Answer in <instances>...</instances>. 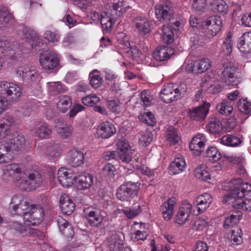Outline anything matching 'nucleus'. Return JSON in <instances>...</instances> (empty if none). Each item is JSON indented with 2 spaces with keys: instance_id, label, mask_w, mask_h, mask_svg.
<instances>
[{
  "instance_id": "nucleus-42",
  "label": "nucleus",
  "mask_w": 251,
  "mask_h": 251,
  "mask_svg": "<svg viewBox=\"0 0 251 251\" xmlns=\"http://www.w3.org/2000/svg\"><path fill=\"white\" fill-rule=\"evenodd\" d=\"M223 65L224 70L222 72V76L234 75V73L237 71V67L234 65L232 62L227 61L225 62Z\"/></svg>"
},
{
  "instance_id": "nucleus-32",
  "label": "nucleus",
  "mask_w": 251,
  "mask_h": 251,
  "mask_svg": "<svg viewBox=\"0 0 251 251\" xmlns=\"http://www.w3.org/2000/svg\"><path fill=\"white\" fill-rule=\"evenodd\" d=\"M135 27L138 31L143 35H145L150 31V23L147 19L137 18Z\"/></svg>"
},
{
  "instance_id": "nucleus-4",
  "label": "nucleus",
  "mask_w": 251,
  "mask_h": 251,
  "mask_svg": "<svg viewBox=\"0 0 251 251\" xmlns=\"http://www.w3.org/2000/svg\"><path fill=\"white\" fill-rule=\"evenodd\" d=\"M155 14L159 21L169 22V25H173L174 31L179 29L180 23L179 21H174V10L173 6L166 4L156 5L155 7Z\"/></svg>"
},
{
  "instance_id": "nucleus-34",
  "label": "nucleus",
  "mask_w": 251,
  "mask_h": 251,
  "mask_svg": "<svg viewBox=\"0 0 251 251\" xmlns=\"http://www.w3.org/2000/svg\"><path fill=\"white\" fill-rule=\"evenodd\" d=\"M109 248L110 251H123L124 249L123 242L117 235H113L111 237Z\"/></svg>"
},
{
  "instance_id": "nucleus-26",
  "label": "nucleus",
  "mask_w": 251,
  "mask_h": 251,
  "mask_svg": "<svg viewBox=\"0 0 251 251\" xmlns=\"http://www.w3.org/2000/svg\"><path fill=\"white\" fill-rule=\"evenodd\" d=\"M212 197L208 193H204L200 195L198 197V211L199 213L203 212L207 207H208L210 203L212 202Z\"/></svg>"
},
{
  "instance_id": "nucleus-62",
  "label": "nucleus",
  "mask_w": 251,
  "mask_h": 251,
  "mask_svg": "<svg viewBox=\"0 0 251 251\" xmlns=\"http://www.w3.org/2000/svg\"><path fill=\"white\" fill-rule=\"evenodd\" d=\"M14 122V120L11 117H8L3 120V122L0 124V130L6 134V132L9 130L10 126Z\"/></svg>"
},
{
  "instance_id": "nucleus-60",
  "label": "nucleus",
  "mask_w": 251,
  "mask_h": 251,
  "mask_svg": "<svg viewBox=\"0 0 251 251\" xmlns=\"http://www.w3.org/2000/svg\"><path fill=\"white\" fill-rule=\"evenodd\" d=\"M32 67L28 64H25L17 68L15 70L16 74L18 77H22L32 69Z\"/></svg>"
},
{
  "instance_id": "nucleus-36",
  "label": "nucleus",
  "mask_w": 251,
  "mask_h": 251,
  "mask_svg": "<svg viewBox=\"0 0 251 251\" xmlns=\"http://www.w3.org/2000/svg\"><path fill=\"white\" fill-rule=\"evenodd\" d=\"M213 9L215 11L222 15L227 14L229 10V6L223 0H219L213 4Z\"/></svg>"
},
{
  "instance_id": "nucleus-21",
  "label": "nucleus",
  "mask_w": 251,
  "mask_h": 251,
  "mask_svg": "<svg viewBox=\"0 0 251 251\" xmlns=\"http://www.w3.org/2000/svg\"><path fill=\"white\" fill-rule=\"evenodd\" d=\"M175 203V199L172 198L169 199L161 206L160 210L165 220L169 221L171 219Z\"/></svg>"
},
{
  "instance_id": "nucleus-43",
  "label": "nucleus",
  "mask_w": 251,
  "mask_h": 251,
  "mask_svg": "<svg viewBox=\"0 0 251 251\" xmlns=\"http://www.w3.org/2000/svg\"><path fill=\"white\" fill-rule=\"evenodd\" d=\"M192 7L197 12L201 14L206 9V0H192Z\"/></svg>"
},
{
  "instance_id": "nucleus-48",
  "label": "nucleus",
  "mask_w": 251,
  "mask_h": 251,
  "mask_svg": "<svg viewBox=\"0 0 251 251\" xmlns=\"http://www.w3.org/2000/svg\"><path fill=\"white\" fill-rule=\"evenodd\" d=\"M13 83H9L5 81H0V95L2 98L6 99L9 91L11 89Z\"/></svg>"
},
{
  "instance_id": "nucleus-33",
  "label": "nucleus",
  "mask_w": 251,
  "mask_h": 251,
  "mask_svg": "<svg viewBox=\"0 0 251 251\" xmlns=\"http://www.w3.org/2000/svg\"><path fill=\"white\" fill-rule=\"evenodd\" d=\"M242 141L240 138L233 135H226L221 139V143L226 146L236 147L241 144Z\"/></svg>"
},
{
  "instance_id": "nucleus-3",
  "label": "nucleus",
  "mask_w": 251,
  "mask_h": 251,
  "mask_svg": "<svg viewBox=\"0 0 251 251\" xmlns=\"http://www.w3.org/2000/svg\"><path fill=\"white\" fill-rule=\"evenodd\" d=\"M186 89L184 84H180L177 87L173 84L165 85L160 92V98L164 102L171 103L183 97L186 93Z\"/></svg>"
},
{
  "instance_id": "nucleus-25",
  "label": "nucleus",
  "mask_w": 251,
  "mask_h": 251,
  "mask_svg": "<svg viewBox=\"0 0 251 251\" xmlns=\"http://www.w3.org/2000/svg\"><path fill=\"white\" fill-rule=\"evenodd\" d=\"M191 213V205L188 204L187 207H181L176 214V222L179 225L184 224L187 220Z\"/></svg>"
},
{
  "instance_id": "nucleus-29",
  "label": "nucleus",
  "mask_w": 251,
  "mask_h": 251,
  "mask_svg": "<svg viewBox=\"0 0 251 251\" xmlns=\"http://www.w3.org/2000/svg\"><path fill=\"white\" fill-rule=\"evenodd\" d=\"M174 27L171 25L167 24L163 26L162 39L164 43L169 45L172 44L174 41Z\"/></svg>"
},
{
  "instance_id": "nucleus-7",
  "label": "nucleus",
  "mask_w": 251,
  "mask_h": 251,
  "mask_svg": "<svg viewBox=\"0 0 251 251\" xmlns=\"http://www.w3.org/2000/svg\"><path fill=\"white\" fill-rule=\"evenodd\" d=\"M39 62L44 69L52 70L58 65L59 59L54 51L46 50L40 53Z\"/></svg>"
},
{
  "instance_id": "nucleus-8",
  "label": "nucleus",
  "mask_w": 251,
  "mask_h": 251,
  "mask_svg": "<svg viewBox=\"0 0 251 251\" xmlns=\"http://www.w3.org/2000/svg\"><path fill=\"white\" fill-rule=\"evenodd\" d=\"M9 145L10 151L19 152H26L30 149L28 143H26L23 135L17 134L7 141Z\"/></svg>"
},
{
  "instance_id": "nucleus-40",
  "label": "nucleus",
  "mask_w": 251,
  "mask_h": 251,
  "mask_svg": "<svg viewBox=\"0 0 251 251\" xmlns=\"http://www.w3.org/2000/svg\"><path fill=\"white\" fill-rule=\"evenodd\" d=\"M241 217L242 215H231L225 220L223 225L224 227L227 229L233 227L239 223Z\"/></svg>"
},
{
  "instance_id": "nucleus-41",
  "label": "nucleus",
  "mask_w": 251,
  "mask_h": 251,
  "mask_svg": "<svg viewBox=\"0 0 251 251\" xmlns=\"http://www.w3.org/2000/svg\"><path fill=\"white\" fill-rule=\"evenodd\" d=\"M98 72L97 70H94L89 75L90 83L91 86L95 88H99L102 81V78L96 74Z\"/></svg>"
},
{
  "instance_id": "nucleus-58",
  "label": "nucleus",
  "mask_w": 251,
  "mask_h": 251,
  "mask_svg": "<svg viewBox=\"0 0 251 251\" xmlns=\"http://www.w3.org/2000/svg\"><path fill=\"white\" fill-rule=\"evenodd\" d=\"M152 140V135L150 132H147L141 135L139 138L140 144L143 146H148Z\"/></svg>"
},
{
  "instance_id": "nucleus-30",
  "label": "nucleus",
  "mask_w": 251,
  "mask_h": 251,
  "mask_svg": "<svg viewBox=\"0 0 251 251\" xmlns=\"http://www.w3.org/2000/svg\"><path fill=\"white\" fill-rule=\"evenodd\" d=\"M27 178L33 190L38 188L42 182L41 174L38 171L35 170L32 171L28 174Z\"/></svg>"
},
{
  "instance_id": "nucleus-51",
  "label": "nucleus",
  "mask_w": 251,
  "mask_h": 251,
  "mask_svg": "<svg viewBox=\"0 0 251 251\" xmlns=\"http://www.w3.org/2000/svg\"><path fill=\"white\" fill-rule=\"evenodd\" d=\"M230 238L231 240H232L236 245H239L241 243L243 239L241 228H237L236 230L235 229L232 230Z\"/></svg>"
},
{
  "instance_id": "nucleus-50",
  "label": "nucleus",
  "mask_w": 251,
  "mask_h": 251,
  "mask_svg": "<svg viewBox=\"0 0 251 251\" xmlns=\"http://www.w3.org/2000/svg\"><path fill=\"white\" fill-rule=\"evenodd\" d=\"M231 35H227L225 41L223 42L222 48L225 54H230L232 52L231 37Z\"/></svg>"
},
{
  "instance_id": "nucleus-2",
  "label": "nucleus",
  "mask_w": 251,
  "mask_h": 251,
  "mask_svg": "<svg viewBox=\"0 0 251 251\" xmlns=\"http://www.w3.org/2000/svg\"><path fill=\"white\" fill-rule=\"evenodd\" d=\"M140 183L126 181L119 186L116 193L117 198L122 201H130L138 196Z\"/></svg>"
},
{
  "instance_id": "nucleus-55",
  "label": "nucleus",
  "mask_w": 251,
  "mask_h": 251,
  "mask_svg": "<svg viewBox=\"0 0 251 251\" xmlns=\"http://www.w3.org/2000/svg\"><path fill=\"white\" fill-rule=\"evenodd\" d=\"M116 19V18L112 19V17L110 14L109 18L107 23H103V20H101L100 22L103 31L106 33L110 32L112 29L113 24L115 23Z\"/></svg>"
},
{
  "instance_id": "nucleus-5",
  "label": "nucleus",
  "mask_w": 251,
  "mask_h": 251,
  "mask_svg": "<svg viewBox=\"0 0 251 251\" xmlns=\"http://www.w3.org/2000/svg\"><path fill=\"white\" fill-rule=\"evenodd\" d=\"M202 32L208 38L215 36L222 29L223 21L221 18L218 16H210L204 21L201 22Z\"/></svg>"
},
{
  "instance_id": "nucleus-37",
  "label": "nucleus",
  "mask_w": 251,
  "mask_h": 251,
  "mask_svg": "<svg viewBox=\"0 0 251 251\" xmlns=\"http://www.w3.org/2000/svg\"><path fill=\"white\" fill-rule=\"evenodd\" d=\"M238 110L245 114H251V102L247 99H241L237 104Z\"/></svg>"
},
{
  "instance_id": "nucleus-6",
  "label": "nucleus",
  "mask_w": 251,
  "mask_h": 251,
  "mask_svg": "<svg viewBox=\"0 0 251 251\" xmlns=\"http://www.w3.org/2000/svg\"><path fill=\"white\" fill-rule=\"evenodd\" d=\"M24 218L32 225L40 224L44 220V210L40 205L33 204L28 207L24 213Z\"/></svg>"
},
{
  "instance_id": "nucleus-17",
  "label": "nucleus",
  "mask_w": 251,
  "mask_h": 251,
  "mask_svg": "<svg viewBox=\"0 0 251 251\" xmlns=\"http://www.w3.org/2000/svg\"><path fill=\"white\" fill-rule=\"evenodd\" d=\"M210 105L209 102H204L202 105L190 110L189 113L191 119L196 121L204 119L208 112Z\"/></svg>"
},
{
  "instance_id": "nucleus-54",
  "label": "nucleus",
  "mask_w": 251,
  "mask_h": 251,
  "mask_svg": "<svg viewBox=\"0 0 251 251\" xmlns=\"http://www.w3.org/2000/svg\"><path fill=\"white\" fill-rule=\"evenodd\" d=\"M125 52L131 56L133 59L140 57L142 55L141 51L135 46L129 47L125 50Z\"/></svg>"
},
{
  "instance_id": "nucleus-46",
  "label": "nucleus",
  "mask_w": 251,
  "mask_h": 251,
  "mask_svg": "<svg viewBox=\"0 0 251 251\" xmlns=\"http://www.w3.org/2000/svg\"><path fill=\"white\" fill-rule=\"evenodd\" d=\"M30 184V183L29 181H28L27 178H21L18 180L16 183V186L20 190L26 192H29L33 190V188L31 187V186Z\"/></svg>"
},
{
  "instance_id": "nucleus-59",
  "label": "nucleus",
  "mask_w": 251,
  "mask_h": 251,
  "mask_svg": "<svg viewBox=\"0 0 251 251\" xmlns=\"http://www.w3.org/2000/svg\"><path fill=\"white\" fill-rule=\"evenodd\" d=\"M222 79L226 85L236 86L239 82V80L234 75L222 76Z\"/></svg>"
},
{
  "instance_id": "nucleus-38",
  "label": "nucleus",
  "mask_w": 251,
  "mask_h": 251,
  "mask_svg": "<svg viewBox=\"0 0 251 251\" xmlns=\"http://www.w3.org/2000/svg\"><path fill=\"white\" fill-rule=\"evenodd\" d=\"M51 131L46 125H40L35 129V134L41 138H48Z\"/></svg>"
},
{
  "instance_id": "nucleus-11",
  "label": "nucleus",
  "mask_w": 251,
  "mask_h": 251,
  "mask_svg": "<svg viewBox=\"0 0 251 251\" xmlns=\"http://www.w3.org/2000/svg\"><path fill=\"white\" fill-rule=\"evenodd\" d=\"M117 145L120 159L124 162L129 163L131 160L132 152L127 141L125 139L120 140Z\"/></svg>"
},
{
  "instance_id": "nucleus-47",
  "label": "nucleus",
  "mask_w": 251,
  "mask_h": 251,
  "mask_svg": "<svg viewBox=\"0 0 251 251\" xmlns=\"http://www.w3.org/2000/svg\"><path fill=\"white\" fill-rule=\"evenodd\" d=\"M195 176L202 180L205 181L210 179L209 173L205 170L203 167L197 168L195 170Z\"/></svg>"
},
{
  "instance_id": "nucleus-52",
  "label": "nucleus",
  "mask_w": 251,
  "mask_h": 251,
  "mask_svg": "<svg viewBox=\"0 0 251 251\" xmlns=\"http://www.w3.org/2000/svg\"><path fill=\"white\" fill-rule=\"evenodd\" d=\"M121 103L119 100H113L107 102L108 108L113 112L119 113L120 112V104Z\"/></svg>"
},
{
  "instance_id": "nucleus-31",
  "label": "nucleus",
  "mask_w": 251,
  "mask_h": 251,
  "mask_svg": "<svg viewBox=\"0 0 251 251\" xmlns=\"http://www.w3.org/2000/svg\"><path fill=\"white\" fill-rule=\"evenodd\" d=\"M203 156L208 157L209 160L211 162H216L219 160L222 157L220 152L215 147H209L203 152Z\"/></svg>"
},
{
  "instance_id": "nucleus-61",
  "label": "nucleus",
  "mask_w": 251,
  "mask_h": 251,
  "mask_svg": "<svg viewBox=\"0 0 251 251\" xmlns=\"http://www.w3.org/2000/svg\"><path fill=\"white\" fill-rule=\"evenodd\" d=\"M197 62H198L201 74L207 71L211 67L209 59L208 58L200 59L197 60Z\"/></svg>"
},
{
  "instance_id": "nucleus-28",
  "label": "nucleus",
  "mask_w": 251,
  "mask_h": 251,
  "mask_svg": "<svg viewBox=\"0 0 251 251\" xmlns=\"http://www.w3.org/2000/svg\"><path fill=\"white\" fill-rule=\"evenodd\" d=\"M186 165L183 158L178 157L175 159L169 167L170 174L175 175L182 172Z\"/></svg>"
},
{
  "instance_id": "nucleus-13",
  "label": "nucleus",
  "mask_w": 251,
  "mask_h": 251,
  "mask_svg": "<svg viewBox=\"0 0 251 251\" xmlns=\"http://www.w3.org/2000/svg\"><path fill=\"white\" fill-rule=\"evenodd\" d=\"M58 181L63 187H69L75 183L76 176H74L71 170L61 168L58 171Z\"/></svg>"
},
{
  "instance_id": "nucleus-49",
  "label": "nucleus",
  "mask_w": 251,
  "mask_h": 251,
  "mask_svg": "<svg viewBox=\"0 0 251 251\" xmlns=\"http://www.w3.org/2000/svg\"><path fill=\"white\" fill-rule=\"evenodd\" d=\"M61 150V145L59 142L53 143L48 148V151L50 156L52 157L58 156L59 151Z\"/></svg>"
},
{
  "instance_id": "nucleus-24",
  "label": "nucleus",
  "mask_w": 251,
  "mask_h": 251,
  "mask_svg": "<svg viewBox=\"0 0 251 251\" xmlns=\"http://www.w3.org/2000/svg\"><path fill=\"white\" fill-rule=\"evenodd\" d=\"M12 87L6 97V100L13 102H16L22 96L23 92L22 88L17 84L12 83Z\"/></svg>"
},
{
  "instance_id": "nucleus-35",
  "label": "nucleus",
  "mask_w": 251,
  "mask_h": 251,
  "mask_svg": "<svg viewBox=\"0 0 251 251\" xmlns=\"http://www.w3.org/2000/svg\"><path fill=\"white\" fill-rule=\"evenodd\" d=\"M72 104L71 98L66 95L59 97V101L57 104V107L62 113H65L70 108Z\"/></svg>"
},
{
  "instance_id": "nucleus-10",
  "label": "nucleus",
  "mask_w": 251,
  "mask_h": 251,
  "mask_svg": "<svg viewBox=\"0 0 251 251\" xmlns=\"http://www.w3.org/2000/svg\"><path fill=\"white\" fill-rule=\"evenodd\" d=\"M23 33L26 43L25 46H27L29 50L37 46L40 47V44H43L40 41L37 33L34 30L25 27L23 29Z\"/></svg>"
},
{
  "instance_id": "nucleus-45",
  "label": "nucleus",
  "mask_w": 251,
  "mask_h": 251,
  "mask_svg": "<svg viewBox=\"0 0 251 251\" xmlns=\"http://www.w3.org/2000/svg\"><path fill=\"white\" fill-rule=\"evenodd\" d=\"M139 118L141 121L148 126H153L156 123L154 115L151 112L146 113V115H141Z\"/></svg>"
},
{
  "instance_id": "nucleus-44",
  "label": "nucleus",
  "mask_w": 251,
  "mask_h": 251,
  "mask_svg": "<svg viewBox=\"0 0 251 251\" xmlns=\"http://www.w3.org/2000/svg\"><path fill=\"white\" fill-rule=\"evenodd\" d=\"M208 226V223L205 219L201 218H197L194 221L192 226V229L196 231H201Z\"/></svg>"
},
{
  "instance_id": "nucleus-12",
  "label": "nucleus",
  "mask_w": 251,
  "mask_h": 251,
  "mask_svg": "<svg viewBox=\"0 0 251 251\" xmlns=\"http://www.w3.org/2000/svg\"><path fill=\"white\" fill-rule=\"evenodd\" d=\"M113 1L112 9L110 13L112 19L122 17L128 9L131 8L126 0H113Z\"/></svg>"
},
{
  "instance_id": "nucleus-9",
  "label": "nucleus",
  "mask_w": 251,
  "mask_h": 251,
  "mask_svg": "<svg viewBox=\"0 0 251 251\" xmlns=\"http://www.w3.org/2000/svg\"><path fill=\"white\" fill-rule=\"evenodd\" d=\"M55 222L57 224L59 231L66 240H72L74 236V231L72 225L69 222L61 216L55 218Z\"/></svg>"
},
{
  "instance_id": "nucleus-23",
  "label": "nucleus",
  "mask_w": 251,
  "mask_h": 251,
  "mask_svg": "<svg viewBox=\"0 0 251 251\" xmlns=\"http://www.w3.org/2000/svg\"><path fill=\"white\" fill-rule=\"evenodd\" d=\"M86 218L91 226L98 227L102 223L103 218L99 212L95 211H90L88 213L85 212Z\"/></svg>"
},
{
  "instance_id": "nucleus-39",
  "label": "nucleus",
  "mask_w": 251,
  "mask_h": 251,
  "mask_svg": "<svg viewBox=\"0 0 251 251\" xmlns=\"http://www.w3.org/2000/svg\"><path fill=\"white\" fill-rule=\"evenodd\" d=\"M13 19L12 14L8 10L0 9V28L6 26Z\"/></svg>"
},
{
  "instance_id": "nucleus-18",
  "label": "nucleus",
  "mask_w": 251,
  "mask_h": 251,
  "mask_svg": "<svg viewBox=\"0 0 251 251\" xmlns=\"http://www.w3.org/2000/svg\"><path fill=\"white\" fill-rule=\"evenodd\" d=\"M175 52L173 48L162 46L157 48L153 53V57L157 61H164L169 59Z\"/></svg>"
},
{
  "instance_id": "nucleus-20",
  "label": "nucleus",
  "mask_w": 251,
  "mask_h": 251,
  "mask_svg": "<svg viewBox=\"0 0 251 251\" xmlns=\"http://www.w3.org/2000/svg\"><path fill=\"white\" fill-rule=\"evenodd\" d=\"M237 47L242 52H251V32H245L243 34L239 39Z\"/></svg>"
},
{
  "instance_id": "nucleus-19",
  "label": "nucleus",
  "mask_w": 251,
  "mask_h": 251,
  "mask_svg": "<svg viewBox=\"0 0 251 251\" xmlns=\"http://www.w3.org/2000/svg\"><path fill=\"white\" fill-rule=\"evenodd\" d=\"M68 162L73 167H76L84 164V154L80 151L72 150L69 152Z\"/></svg>"
},
{
  "instance_id": "nucleus-57",
  "label": "nucleus",
  "mask_w": 251,
  "mask_h": 251,
  "mask_svg": "<svg viewBox=\"0 0 251 251\" xmlns=\"http://www.w3.org/2000/svg\"><path fill=\"white\" fill-rule=\"evenodd\" d=\"M197 60L188 63L186 67V70L189 73H193L195 74H201Z\"/></svg>"
},
{
  "instance_id": "nucleus-63",
  "label": "nucleus",
  "mask_w": 251,
  "mask_h": 251,
  "mask_svg": "<svg viewBox=\"0 0 251 251\" xmlns=\"http://www.w3.org/2000/svg\"><path fill=\"white\" fill-rule=\"evenodd\" d=\"M191 41L193 43V46L196 48L198 46H202L204 41V37L199 34H195L191 37Z\"/></svg>"
},
{
  "instance_id": "nucleus-15",
  "label": "nucleus",
  "mask_w": 251,
  "mask_h": 251,
  "mask_svg": "<svg viewBox=\"0 0 251 251\" xmlns=\"http://www.w3.org/2000/svg\"><path fill=\"white\" fill-rule=\"evenodd\" d=\"M75 183L78 190L89 188L93 184L94 176L90 174H83L75 176Z\"/></svg>"
},
{
  "instance_id": "nucleus-14",
  "label": "nucleus",
  "mask_w": 251,
  "mask_h": 251,
  "mask_svg": "<svg viewBox=\"0 0 251 251\" xmlns=\"http://www.w3.org/2000/svg\"><path fill=\"white\" fill-rule=\"evenodd\" d=\"M59 205L61 212L66 215H71L75 208V205L72 200L65 193L61 195L60 198Z\"/></svg>"
},
{
  "instance_id": "nucleus-56",
  "label": "nucleus",
  "mask_w": 251,
  "mask_h": 251,
  "mask_svg": "<svg viewBox=\"0 0 251 251\" xmlns=\"http://www.w3.org/2000/svg\"><path fill=\"white\" fill-rule=\"evenodd\" d=\"M204 146V143L197 144V146L196 145H193V144H190L189 145L190 150L193 151V154L196 156L200 155L201 153L203 154Z\"/></svg>"
},
{
  "instance_id": "nucleus-53",
  "label": "nucleus",
  "mask_w": 251,
  "mask_h": 251,
  "mask_svg": "<svg viewBox=\"0 0 251 251\" xmlns=\"http://www.w3.org/2000/svg\"><path fill=\"white\" fill-rule=\"evenodd\" d=\"M141 212V206L138 205L137 208L136 206L133 209H127L123 210L124 214L129 219H132L137 216Z\"/></svg>"
},
{
  "instance_id": "nucleus-27",
  "label": "nucleus",
  "mask_w": 251,
  "mask_h": 251,
  "mask_svg": "<svg viewBox=\"0 0 251 251\" xmlns=\"http://www.w3.org/2000/svg\"><path fill=\"white\" fill-rule=\"evenodd\" d=\"M207 131L213 134L220 133L223 130V125L221 121L216 117H211L206 126Z\"/></svg>"
},
{
  "instance_id": "nucleus-22",
  "label": "nucleus",
  "mask_w": 251,
  "mask_h": 251,
  "mask_svg": "<svg viewBox=\"0 0 251 251\" xmlns=\"http://www.w3.org/2000/svg\"><path fill=\"white\" fill-rule=\"evenodd\" d=\"M116 133L114 126L109 122L102 123L98 130V133L103 139H107Z\"/></svg>"
},
{
  "instance_id": "nucleus-16",
  "label": "nucleus",
  "mask_w": 251,
  "mask_h": 251,
  "mask_svg": "<svg viewBox=\"0 0 251 251\" xmlns=\"http://www.w3.org/2000/svg\"><path fill=\"white\" fill-rule=\"evenodd\" d=\"M12 227L20 233L24 234L25 235L39 237L44 236L43 232L40 231L39 229L30 226H25L18 222H13L12 224Z\"/></svg>"
},
{
  "instance_id": "nucleus-1",
  "label": "nucleus",
  "mask_w": 251,
  "mask_h": 251,
  "mask_svg": "<svg viewBox=\"0 0 251 251\" xmlns=\"http://www.w3.org/2000/svg\"><path fill=\"white\" fill-rule=\"evenodd\" d=\"M229 194L224 198L226 202L231 201L232 206L237 209L245 208L251 210V199L245 197L251 192V185L244 182L242 178H237L229 182Z\"/></svg>"
},
{
  "instance_id": "nucleus-64",
  "label": "nucleus",
  "mask_w": 251,
  "mask_h": 251,
  "mask_svg": "<svg viewBox=\"0 0 251 251\" xmlns=\"http://www.w3.org/2000/svg\"><path fill=\"white\" fill-rule=\"evenodd\" d=\"M7 141L0 142V160L5 158L7 152L11 151Z\"/></svg>"
}]
</instances>
